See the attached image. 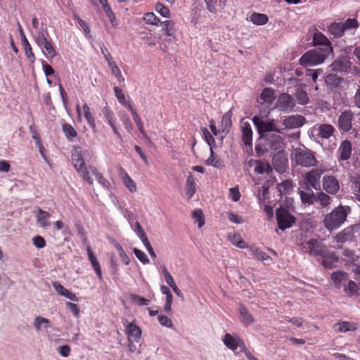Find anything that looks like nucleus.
Masks as SVG:
<instances>
[{
  "mask_svg": "<svg viewBox=\"0 0 360 360\" xmlns=\"http://www.w3.org/2000/svg\"><path fill=\"white\" fill-rule=\"evenodd\" d=\"M333 53L331 46L316 47L307 51L299 60L302 66H316L324 63L325 60Z\"/></svg>",
  "mask_w": 360,
  "mask_h": 360,
  "instance_id": "obj_1",
  "label": "nucleus"
},
{
  "mask_svg": "<svg viewBox=\"0 0 360 360\" xmlns=\"http://www.w3.org/2000/svg\"><path fill=\"white\" fill-rule=\"evenodd\" d=\"M350 207L339 205L330 213L326 214L323 224L324 227L330 232L340 228L346 221Z\"/></svg>",
  "mask_w": 360,
  "mask_h": 360,
  "instance_id": "obj_2",
  "label": "nucleus"
},
{
  "mask_svg": "<svg viewBox=\"0 0 360 360\" xmlns=\"http://www.w3.org/2000/svg\"><path fill=\"white\" fill-rule=\"evenodd\" d=\"M359 22L355 18H348L345 22H333L328 26V32L335 38L343 36L345 32L356 30Z\"/></svg>",
  "mask_w": 360,
  "mask_h": 360,
  "instance_id": "obj_3",
  "label": "nucleus"
},
{
  "mask_svg": "<svg viewBox=\"0 0 360 360\" xmlns=\"http://www.w3.org/2000/svg\"><path fill=\"white\" fill-rule=\"evenodd\" d=\"M252 122L257 127L259 134H262L269 131L283 133V128H281L277 120L264 119L261 115H255Z\"/></svg>",
  "mask_w": 360,
  "mask_h": 360,
  "instance_id": "obj_4",
  "label": "nucleus"
},
{
  "mask_svg": "<svg viewBox=\"0 0 360 360\" xmlns=\"http://www.w3.org/2000/svg\"><path fill=\"white\" fill-rule=\"evenodd\" d=\"M72 160L75 169L79 173L80 176L82 177V179L85 180L88 184L92 185L94 181L93 179L90 176L89 167H87L86 165L81 153L78 150H75L72 153Z\"/></svg>",
  "mask_w": 360,
  "mask_h": 360,
  "instance_id": "obj_5",
  "label": "nucleus"
},
{
  "mask_svg": "<svg viewBox=\"0 0 360 360\" xmlns=\"http://www.w3.org/2000/svg\"><path fill=\"white\" fill-rule=\"evenodd\" d=\"M34 37L35 42L42 49L48 59H52L56 56V51L51 41L46 38L43 31L37 32Z\"/></svg>",
  "mask_w": 360,
  "mask_h": 360,
  "instance_id": "obj_6",
  "label": "nucleus"
},
{
  "mask_svg": "<svg viewBox=\"0 0 360 360\" xmlns=\"http://www.w3.org/2000/svg\"><path fill=\"white\" fill-rule=\"evenodd\" d=\"M303 250L310 255L324 256L326 254V247L317 239H310L302 243Z\"/></svg>",
  "mask_w": 360,
  "mask_h": 360,
  "instance_id": "obj_7",
  "label": "nucleus"
},
{
  "mask_svg": "<svg viewBox=\"0 0 360 360\" xmlns=\"http://www.w3.org/2000/svg\"><path fill=\"white\" fill-rule=\"evenodd\" d=\"M295 160L297 164L306 167L314 166L317 163L314 153L308 149H300L296 150Z\"/></svg>",
  "mask_w": 360,
  "mask_h": 360,
  "instance_id": "obj_8",
  "label": "nucleus"
},
{
  "mask_svg": "<svg viewBox=\"0 0 360 360\" xmlns=\"http://www.w3.org/2000/svg\"><path fill=\"white\" fill-rule=\"evenodd\" d=\"M360 231V224H355L349 226L337 233L333 237V240L338 243H344L352 241L354 238V234Z\"/></svg>",
  "mask_w": 360,
  "mask_h": 360,
  "instance_id": "obj_9",
  "label": "nucleus"
},
{
  "mask_svg": "<svg viewBox=\"0 0 360 360\" xmlns=\"http://www.w3.org/2000/svg\"><path fill=\"white\" fill-rule=\"evenodd\" d=\"M276 220L278 228L282 231L290 228L295 223V217L283 207H280L277 210Z\"/></svg>",
  "mask_w": 360,
  "mask_h": 360,
  "instance_id": "obj_10",
  "label": "nucleus"
},
{
  "mask_svg": "<svg viewBox=\"0 0 360 360\" xmlns=\"http://www.w3.org/2000/svg\"><path fill=\"white\" fill-rule=\"evenodd\" d=\"M323 170L321 169H312L309 172L304 178L305 184L314 189H318L320 186V178L323 174Z\"/></svg>",
  "mask_w": 360,
  "mask_h": 360,
  "instance_id": "obj_11",
  "label": "nucleus"
},
{
  "mask_svg": "<svg viewBox=\"0 0 360 360\" xmlns=\"http://www.w3.org/2000/svg\"><path fill=\"white\" fill-rule=\"evenodd\" d=\"M222 341L226 347L233 351L238 348L243 349L244 347V343L238 335L226 333L222 338Z\"/></svg>",
  "mask_w": 360,
  "mask_h": 360,
  "instance_id": "obj_12",
  "label": "nucleus"
},
{
  "mask_svg": "<svg viewBox=\"0 0 360 360\" xmlns=\"http://www.w3.org/2000/svg\"><path fill=\"white\" fill-rule=\"evenodd\" d=\"M125 332L129 342H139L141 339V329L134 322L128 323Z\"/></svg>",
  "mask_w": 360,
  "mask_h": 360,
  "instance_id": "obj_13",
  "label": "nucleus"
},
{
  "mask_svg": "<svg viewBox=\"0 0 360 360\" xmlns=\"http://www.w3.org/2000/svg\"><path fill=\"white\" fill-rule=\"evenodd\" d=\"M295 103L293 98L288 94H282L278 98L276 106L281 110L291 111Z\"/></svg>",
  "mask_w": 360,
  "mask_h": 360,
  "instance_id": "obj_14",
  "label": "nucleus"
},
{
  "mask_svg": "<svg viewBox=\"0 0 360 360\" xmlns=\"http://www.w3.org/2000/svg\"><path fill=\"white\" fill-rule=\"evenodd\" d=\"M323 188L327 193L335 194L340 189V184L334 176H325L323 178Z\"/></svg>",
  "mask_w": 360,
  "mask_h": 360,
  "instance_id": "obj_15",
  "label": "nucleus"
},
{
  "mask_svg": "<svg viewBox=\"0 0 360 360\" xmlns=\"http://www.w3.org/2000/svg\"><path fill=\"white\" fill-rule=\"evenodd\" d=\"M117 172L119 176H120L122 183L127 188V189L131 193H135L137 191V186L135 181L130 177V176L127 174L126 170L122 167H119L117 168Z\"/></svg>",
  "mask_w": 360,
  "mask_h": 360,
  "instance_id": "obj_16",
  "label": "nucleus"
},
{
  "mask_svg": "<svg viewBox=\"0 0 360 360\" xmlns=\"http://www.w3.org/2000/svg\"><path fill=\"white\" fill-rule=\"evenodd\" d=\"M304 123V118L299 115L286 117L283 120V130L285 129H294L300 127Z\"/></svg>",
  "mask_w": 360,
  "mask_h": 360,
  "instance_id": "obj_17",
  "label": "nucleus"
},
{
  "mask_svg": "<svg viewBox=\"0 0 360 360\" xmlns=\"http://www.w3.org/2000/svg\"><path fill=\"white\" fill-rule=\"evenodd\" d=\"M353 120V114L352 112L346 110L341 113L339 117L338 124L340 128L344 131H348L352 128V122Z\"/></svg>",
  "mask_w": 360,
  "mask_h": 360,
  "instance_id": "obj_18",
  "label": "nucleus"
},
{
  "mask_svg": "<svg viewBox=\"0 0 360 360\" xmlns=\"http://www.w3.org/2000/svg\"><path fill=\"white\" fill-rule=\"evenodd\" d=\"M52 285L55 290L61 296H63L72 301H78V298L76 295L68 289H66L63 285H62L59 282L54 281L52 283Z\"/></svg>",
  "mask_w": 360,
  "mask_h": 360,
  "instance_id": "obj_19",
  "label": "nucleus"
},
{
  "mask_svg": "<svg viewBox=\"0 0 360 360\" xmlns=\"http://www.w3.org/2000/svg\"><path fill=\"white\" fill-rule=\"evenodd\" d=\"M103 113L104 116V119L109 124L110 127L112 128L113 132L118 136L120 137V134L119 133L116 126V119L115 117L113 112L108 107H104L103 109Z\"/></svg>",
  "mask_w": 360,
  "mask_h": 360,
  "instance_id": "obj_20",
  "label": "nucleus"
},
{
  "mask_svg": "<svg viewBox=\"0 0 360 360\" xmlns=\"http://www.w3.org/2000/svg\"><path fill=\"white\" fill-rule=\"evenodd\" d=\"M239 319L245 326H248L255 322L253 316L243 305H240L239 307Z\"/></svg>",
  "mask_w": 360,
  "mask_h": 360,
  "instance_id": "obj_21",
  "label": "nucleus"
},
{
  "mask_svg": "<svg viewBox=\"0 0 360 360\" xmlns=\"http://www.w3.org/2000/svg\"><path fill=\"white\" fill-rule=\"evenodd\" d=\"M350 65L351 63L349 60L345 57H342L331 64L330 68L333 71L346 72L350 68Z\"/></svg>",
  "mask_w": 360,
  "mask_h": 360,
  "instance_id": "obj_22",
  "label": "nucleus"
},
{
  "mask_svg": "<svg viewBox=\"0 0 360 360\" xmlns=\"http://www.w3.org/2000/svg\"><path fill=\"white\" fill-rule=\"evenodd\" d=\"M33 326L38 333L47 330L51 327L50 321L48 319L40 316H37L34 319Z\"/></svg>",
  "mask_w": 360,
  "mask_h": 360,
  "instance_id": "obj_23",
  "label": "nucleus"
},
{
  "mask_svg": "<svg viewBox=\"0 0 360 360\" xmlns=\"http://www.w3.org/2000/svg\"><path fill=\"white\" fill-rule=\"evenodd\" d=\"M352 150V147L351 142L347 140L342 141L338 149L340 160H348L351 156Z\"/></svg>",
  "mask_w": 360,
  "mask_h": 360,
  "instance_id": "obj_24",
  "label": "nucleus"
},
{
  "mask_svg": "<svg viewBox=\"0 0 360 360\" xmlns=\"http://www.w3.org/2000/svg\"><path fill=\"white\" fill-rule=\"evenodd\" d=\"M86 251H87L89 259L91 262L94 271H96V274L98 275L99 279L102 280V278H103L102 271H101V269L100 264H99L98 261L97 260L96 256L94 255L93 251L91 250V249L89 246H88L86 248Z\"/></svg>",
  "mask_w": 360,
  "mask_h": 360,
  "instance_id": "obj_25",
  "label": "nucleus"
},
{
  "mask_svg": "<svg viewBox=\"0 0 360 360\" xmlns=\"http://www.w3.org/2000/svg\"><path fill=\"white\" fill-rule=\"evenodd\" d=\"M243 132V141L245 145H252V131L250 124L245 122L241 124Z\"/></svg>",
  "mask_w": 360,
  "mask_h": 360,
  "instance_id": "obj_26",
  "label": "nucleus"
},
{
  "mask_svg": "<svg viewBox=\"0 0 360 360\" xmlns=\"http://www.w3.org/2000/svg\"><path fill=\"white\" fill-rule=\"evenodd\" d=\"M51 217V214L41 208H38L37 213L36 214V219L37 223L41 227L45 228L49 226V219Z\"/></svg>",
  "mask_w": 360,
  "mask_h": 360,
  "instance_id": "obj_27",
  "label": "nucleus"
},
{
  "mask_svg": "<svg viewBox=\"0 0 360 360\" xmlns=\"http://www.w3.org/2000/svg\"><path fill=\"white\" fill-rule=\"evenodd\" d=\"M331 279L333 281L335 285L340 288L346 283L348 276L346 273L342 271H336L331 274Z\"/></svg>",
  "mask_w": 360,
  "mask_h": 360,
  "instance_id": "obj_28",
  "label": "nucleus"
},
{
  "mask_svg": "<svg viewBox=\"0 0 360 360\" xmlns=\"http://www.w3.org/2000/svg\"><path fill=\"white\" fill-rule=\"evenodd\" d=\"M275 98V91L271 88H265L260 95V99L263 103L271 104Z\"/></svg>",
  "mask_w": 360,
  "mask_h": 360,
  "instance_id": "obj_29",
  "label": "nucleus"
},
{
  "mask_svg": "<svg viewBox=\"0 0 360 360\" xmlns=\"http://www.w3.org/2000/svg\"><path fill=\"white\" fill-rule=\"evenodd\" d=\"M334 327L338 332L346 333L348 331H353L356 329V324L354 323L348 321H342L337 323L334 325Z\"/></svg>",
  "mask_w": 360,
  "mask_h": 360,
  "instance_id": "obj_30",
  "label": "nucleus"
},
{
  "mask_svg": "<svg viewBox=\"0 0 360 360\" xmlns=\"http://www.w3.org/2000/svg\"><path fill=\"white\" fill-rule=\"evenodd\" d=\"M250 20L256 25H264L269 21V18L266 14L253 13L250 17Z\"/></svg>",
  "mask_w": 360,
  "mask_h": 360,
  "instance_id": "obj_31",
  "label": "nucleus"
},
{
  "mask_svg": "<svg viewBox=\"0 0 360 360\" xmlns=\"http://www.w3.org/2000/svg\"><path fill=\"white\" fill-rule=\"evenodd\" d=\"M319 135L323 139H328L333 136L334 132V128L330 124H322L319 126Z\"/></svg>",
  "mask_w": 360,
  "mask_h": 360,
  "instance_id": "obj_32",
  "label": "nucleus"
},
{
  "mask_svg": "<svg viewBox=\"0 0 360 360\" xmlns=\"http://www.w3.org/2000/svg\"><path fill=\"white\" fill-rule=\"evenodd\" d=\"M82 111L86 122L91 128L94 130L96 128L95 118L91 112L89 106L86 103L83 105Z\"/></svg>",
  "mask_w": 360,
  "mask_h": 360,
  "instance_id": "obj_33",
  "label": "nucleus"
},
{
  "mask_svg": "<svg viewBox=\"0 0 360 360\" xmlns=\"http://www.w3.org/2000/svg\"><path fill=\"white\" fill-rule=\"evenodd\" d=\"M195 181L193 174H190L186 180V194L191 198L195 193Z\"/></svg>",
  "mask_w": 360,
  "mask_h": 360,
  "instance_id": "obj_34",
  "label": "nucleus"
},
{
  "mask_svg": "<svg viewBox=\"0 0 360 360\" xmlns=\"http://www.w3.org/2000/svg\"><path fill=\"white\" fill-rule=\"evenodd\" d=\"M229 240L231 243L239 248H245V242L242 239L241 236L238 233H229L228 236Z\"/></svg>",
  "mask_w": 360,
  "mask_h": 360,
  "instance_id": "obj_35",
  "label": "nucleus"
},
{
  "mask_svg": "<svg viewBox=\"0 0 360 360\" xmlns=\"http://www.w3.org/2000/svg\"><path fill=\"white\" fill-rule=\"evenodd\" d=\"M344 291L349 296H353L356 295L359 290V287L357 284L351 280H348L346 283L343 285Z\"/></svg>",
  "mask_w": 360,
  "mask_h": 360,
  "instance_id": "obj_36",
  "label": "nucleus"
},
{
  "mask_svg": "<svg viewBox=\"0 0 360 360\" xmlns=\"http://www.w3.org/2000/svg\"><path fill=\"white\" fill-rule=\"evenodd\" d=\"M314 43L315 45H322L323 47L331 46L328 39L321 32H317L314 34Z\"/></svg>",
  "mask_w": 360,
  "mask_h": 360,
  "instance_id": "obj_37",
  "label": "nucleus"
},
{
  "mask_svg": "<svg viewBox=\"0 0 360 360\" xmlns=\"http://www.w3.org/2000/svg\"><path fill=\"white\" fill-rule=\"evenodd\" d=\"M90 173L94 174L97 181L105 188H108L110 186V182L105 179L103 174L98 172V170L92 166H89Z\"/></svg>",
  "mask_w": 360,
  "mask_h": 360,
  "instance_id": "obj_38",
  "label": "nucleus"
},
{
  "mask_svg": "<svg viewBox=\"0 0 360 360\" xmlns=\"http://www.w3.org/2000/svg\"><path fill=\"white\" fill-rule=\"evenodd\" d=\"M300 198L302 202L304 204L312 205L316 201L315 194L311 192H304L303 191H300Z\"/></svg>",
  "mask_w": 360,
  "mask_h": 360,
  "instance_id": "obj_39",
  "label": "nucleus"
},
{
  "mask_svg": "<svg viewBox=\"0 0 360 360\" xmlns=\"http://www.w3.org/2000/svg\"><path fill=\"white\" fill-rule=\"evenodd\" d=\"M160 25H163V31L168 37H174L175 34V29L174 27V22L172 20H165L161 22Z\"/></svg>",
  "mask_w": 360,
  "mask_h": 360,
  "instance_id": "obj_40",
  "label": "nucleus"
},
{
  "mask_svg": "<svg viewBox=\"0 0 360 360\" xmlns=\"http://www.w3.org/2000/svg\"><path fill=\"white\" fill-rule=\"evenodd\" d=\"M63 131L66 136V138L69 140H72L77 136V133L74 127L68 123H65L63 124Z\"/></svg>",
  "mask_w": 360,
  "mask_h": 360,
  "instance_id": "obj_41",
  "label": "nucleus"
},
{
  "mask_svg": "<svg viewBox=\"0 0 360 360\" xmlns=\"http://www.w3.org/2000/svg\"><path fill=\"white\" fill-rule=\"evenodd\" d=\"M143 20L146 23L158 26L162 22L154 13H147L143 15Z\"/></svg>",
  "mask_w": 360,
  "mask_h": 360,
  "instance_id": "obj_42",
  "label": "nucleus"
},
{
  "mask_svg": "<svg viewBox=\"0 0 360 360\" xmlns=\"http://www.w3.org/2000/svg\"><path fill=\"white\" fill-rule=\"evenodd\" d=\"M295 96L300 105H305L309 101V97L305 91L301 89H297Z\"/></svg>",
  "mask_w": 360,
  "mask_h": 360,
  "instance_id": "obj_43",
  "label": "nucleus"
},
{
  "mask_svg": "<svg viewBox=\"0 0 360 360\" xmlns=\"http://www.w3.org/2000/svg\"><path fill=\"white\" fill-rule=\"evenodd\" d=\"M132 117H133V120H134V122L136 124V125L138 127V129H139L140 133L143 135V136L145 139H146L148 141H149L150 139L146 135V133L143 128V124L139 115L137 114L136 112H133Z\"/></svg>",
  "mask_w": 360,
  "mask_h": 360,
  "instance_id": "obj_44",
  "label": "nucleus"
},
{
  "mask_svg": "<svg viewBox=\"0 0 360 360\" xmlns=\"http://www.w3.org/2000/svg\"><path fill=\"white\" fill-rule=\"evenodd\" d=\"M130 299L133 304L139 306H147L150 304V300L144 297H140L136 294H131Z\"/></svg>",
  "mask_w": 360,
  "mask_h": 360,
  "instance_id": "obj_45",
  "label": "nucleus"
},
{
  "mask_svg": "<svg viewBox=\"0 0 360 360\" xmlns=\"http://www.w3.org/2000/svg\"><path fill=\"white\" fill-rule=\"evenodd\" d=\"M108 64L109 68L111 70L112 75L117 78V79L119 82L124 81V77H122V72H121L120 68L116 65L115 62H114L113 60L109 61V63H108Z\"/></svg>",
  "mask_w": 360,
  "mask_h": 360,
  "instance_id": "obj_46",
  "label": "nucleus"
},
{
  "mask_svg": "<svg viewBox=\"0 0 360 360\" xmlns=\"http://www.w3.org/2000/svg\"><path fill=\"white\" fill-rule=\"evenodd\" d=\"M316 200L319 202L322 207H326L331 202V198L323 192L319 193L316 197Z\"/></svg>",
  "mask_w": 360,
  "mask_h": 360,
  "instance_id": "obj_47",
  "label": "nucleus"
},
{
  "mask_svg": "<svg viewBox=\"0 0 360 360\" xmlns=\"http://www.w3.org/2000/svg\"><path fill=\"white\" fill-rule=\"evenodd\" d=\"M351 182L354 195L360 200V176H352Z\"/></svg>",
  "mask_w": 360,
  "mask_h": 360,
  "instance_id": "obj_48",
  "label": "nucleus"
},
{
  "mask_svg": "<svg viewBox=\"0 0 360 360\" xmlns=\"http://www.w3.org/2000/svg\"><path fill=\"white\" fill-rule=\"evenodd\" d=\"M192 217L195 221V223L198 224V228H201L205 224V220L203 218V213L200 210H194L192 213Z\"/></svg>",
  "mask_w": 360,
  "mask_h": 360,
  "instance_id": "obj_49",
  "label": "nucleus"
},
{
  "mask_svg": "<svg viewBox=\"0 0 360 360\" xmlns=\"http://www.w3.org/2000/svg\"><path fill=\"white\" fill-rule=\"evenodd\" d=\"M205 164L207 165H210L214 167H219L221 166V162L217 159V158L214 155L213 149L210 148V156L205 161Z\"/></svg>",
  "mask_w": 360,
  "mask_h": 360,
  "instance_id": "obj_50",
  "label": "nucleus"
},
{
  "mask_svg": "<svg viewBox=\"0 0 360 360\" xmlns=\"http://www.w3.org/2000/svg\"><path fill=\"white\" fill-rule=\"evenodd\" d=\"M292 188V184L290 181H285L278 185V189L281 194H286Z\"/></svg>",
  "mask_w": 360,
  "mask_h": 360,
  "instance_id": "obj_51",
  "label": "nucleus"
},
{
  "mask_svg": "<svg viewBox=\"0 0 360 360\" xmlns=\"http://www.w3.org/2000/svg\"><path fill=\"white\" fill-rule=\"evenodd\" d=\"M155 11L161 15L162 17L165 18H169L170 17V11L169 9L164 6L161 3H158L155 6Z\"/></svg>",
  "mask_w": 360,
  "mask_h": 360,
  "instance_id": "obj_52",
  "label": "nucleus"
},
{
  "mask_svg": "<svg viewBox=\"0 0 360 360\" xmlns=\"http://www.w3.org/2000/svg\"><path fill=\"white\" fill-rule=\"evenodd\" d=\"M114 92L119 103L123 105H127L126 98L122 90L120 87L115 86L114 87Z\"/></svg>",
  "mask_w": 360,
  "mask_h": 360,
  "instance_id": "obj_53",
  "label": "nucleus"
},
{
  "mask_svg": "<svg viewBox=\"0 0 360 360\" xmlns=\"http://www.w3.org/2000/svg\"><path fill=\"white\" fill-rule=\"evenodd\" d=\"M115 247L117 250L119 255H120L122 262L124 264L128 265L130 262V259H129V257L127 255V254L125 253L122 247L119 243L115 244Z\"/></svg>",
  "mask_w": 360,
  "mask_h": 360,
  "instance_id": "obj_54",
  "label": "nucleus"
},
{
  "mask_svg": "<svg viewBox=\"0 0 360 360\" xmlns=\"http://www.w3.org/2000/svg\"><path fill=\"white\" fill-rule=\"evenodd\" d=\"M162 273L164 274L166 283L171 287V288L173 287H176V284L175 283L172 276L167 271V268L165 266H162Z\"/></svg>",
  "mask_w": 360,
  "mask_h": 360,
  "instance_id": "obj_55",
  "label": "nucleus"
},
{
  "mask_svg": "<svg viewBox=\"0 0 360 360\" xmlns=\"http://www.w3.org/2000/svg\"><path fill=\"white\" fill-rule=\"evenodd\" d=\"M133 252L136 257L143 263V264H148L149 263V259L147 257V255L141 250L134 248L133 250Z\"/></svg>",
  "mask_w": 360,
  "mask_h": 360,
  "instance_id": "obj_56",
  "label": "nucleus"
},
{
  "mask_svg": "<svg viewBox=\"0 0 360 360\" xmlns=\"http://www.w3.org/2000/svg\"><path fill=\"white\" fill-rule=\"evenodd\" d=\"M231 115L230 112L225 113L221 118V126L223 131L229 129L231 125Z\"/></svg>",
  "mask_w": 360,
  "mask_h": 360,
  "instance_id": "obj_57",
  "label": "nucleus"
},
{
  "mask_svg": "<svg viewBox=\"0 0 360 360\" xmlns=\"http://www.w3.org/2000/svg\"><path fill=\"white\" fill-rule=\"evenodd\" d=\"M158 319L159 321V323L165 327L172 328L173 327L172 321L170 319H169L167 316L165 315H160L158 317Z\"/></svg>",
  "mask_w": 360,
  "mask_h": 360,
  "instance_id": "obj_58",
  "label": "nucleus"
},
{
  "mask_svg": "<svg viewBox=\"0 0 360 360\" xmlns=\"http://www.w3.org/2000/svg\"><path fill=\"white\" fill-rule=\"evenodd\" d=\"M32 243H33V245L39 249L43 248L46 246L45 239L42 236H34L32 238Z\"/></svg>",
  "mask_w": 360,
  "mask_h": 360,
  "instance_id": "obj_59",
  "label": "nucleus"
},
{
  "mask_svg": "<svg viewBox=\"0 0 360 360\" xmlns=\"http://www.w3.org/2000/svg\"><path fill=\"white\" fill-rule=\"evenodd\" d=\"M25 55L27 58V59L31 62L34 63L35 61V56L32 51V49L30 44H27L26 46H23Z\"/></svg>",
  "mask_w": 360,
  "mask_h": 360,
  "instance_id": "obj_60",
  "label": "nucleus"
},
{
  "mask_svg": "<svg viewBox=\"0 0 360 360\" xmlns=\"http://www.w3.org/2000/svg\"><path fill=\"white\" fill-rule=\"evenodd\" d=\"M229 195L233 201L237 202L240 198V193L238 187L231 188L229 189Z\"/></svg>",
  "mask_w": 360,
  "mask_h": 360,
  "instance_id": "obj_61",
  "label": "nucleus"
},
{
  "mask_svg": "<svg viewBox=\"0 0 360 360\" xmlns=\"http://www.w3.org/2000/svg\"><path fill=\"white\" fill-rule=\"evenodd\" d=\"M270 169V166L269 164H262L259 163L255 168V172L257 174H264L268 173Z\"/></svg>",
  "mask_w": 360,
  "mask_h": 360,
  "instance_id": "obj_62",
  "label": "nucleus"
},
{
  "mask_svg": "<svg viewBox=\"0 0 360 360\" xmlns=\"http://www.w3.org/2000/svg\"><path fill=\"white\" fill-rule=\"evenodd\" d=\"M41 65L44 72L47 77L54 74L53 68L44 60H41Z\"/></svg>",
  "mask_w": 360,
  "mask_h": 360,
  "instance_id": "obj_63",
  "label": "nucleus"
},
{
  "mask_svg": "<svg viewBox=\"0 0 360 360\" xmlns=\"http://www.w3.org/2000/svg\"><path fill=\"white\" fill-rule=\"evenodd\" d=\"M66 306L75 317L79 316V309L76 304L68 302Z\"/></svg>",
  "mask_w": 360,
  "mask_h": 360,
  "instance_id": "obj_64",
  "label": "nucleus"
}]
</instances>
